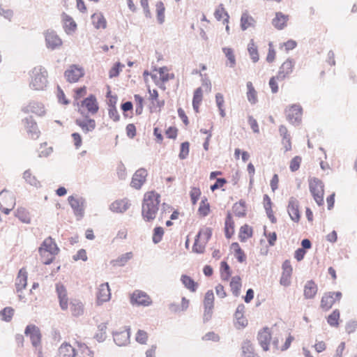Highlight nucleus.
Masks as SVG:
<instances>
[{
    "label": "nucleus",
    "instance_id": "obj_6",
    "mask_svg": "<svg viewBox=\"0 0 357 357\" xmlns=\"http://www.w3.org/2000/svg\"><path fill=\"white\" fill-rule=\"evenodd\" d=\"M150 75L156 85L165 84L175 77L174 73L166 66L154 69Z\"/></svg>",
    "mask_w": 357,
    "mask_h": 357
},
{
    "label": "nucleus",
    "instance_id": "obj_3",
    "mask_svg": "<svg viewBox=\"0 0 357 357\" xmlns=\"http://www.w3.org/2000/svg\"><path fill=\"white\" fill-rule=\"evenodd\" d=\"M38 252L43 264L48 265L53 262L55 256L59 252V248L52 237H47L39 247Z\"/></svg>",
    "mask_w": 357,
    "mask_h": 357
},
{
    "label": "nucleus",
    "instance_id": "obj_15",
    "mask_svg": "<svg viewBox=\"0 0 357 357\" xmlns=\"http://www.w3.org/2000/svg\"><path fill=\"white\" fill-rule=\"evenodd\" d=\"M130 302L132 305L149 306L151 304L152 300L145 292L135 290L130 296Z\"/></svg>",
    "mask_w": 357,
    "mask_h": 357
},
{
    "label": "nucleus",
    "instance_id": "obj_54",
    "mask_svg": "<svg viewBox=\"0 0 357 357\" xmlns=\"http://www.w3.org/2000/svg\"><path fill=\"white\" fill-rule=\"evenodd\" d=\"M210 213V204L206 198L202 199L200 202L199 208H198V214L202 217H205L208 215Z\"/></svg>",
    "mask_w": 357,
    "mask_h": 357
},
{
    "label": "nucleus",
    "instance_id": "obj_64",
    "mask_svg": "<svg viewBox=\"0 0 357 357\" xmlns=\"http://www.w3.org/2000/svg\"><path fill=\"white\" fill-rule=\"evenodd\" d=\"M190 196L191 199L192 204L193 205L196 204L198 199L201 196V190L199 188L193 187L191 188L190 192Z\"/></svg>",
    "mask_w": 357,
    "mask_h": 357
},
{
    "label": "nucleus",
    "instance_id": "obj_9",
    "mask_svg": "<svg viewBox=\"0 0 357 357\" xmlns=\"http://www.w3.org/2000/svg\"><path fill=\"white\" fill-rule=\"evenodd\" d=\"M15 206L14 195L7 191L2 190L0 192V210L5 214H8Z\"/></svg>",
    "mask_w": 357,
    "mask_h": 357
},
{
    "label": "nucleus",
    "instance_id": "obj_10",
    "mask_svg": "<svg viewBox=\"0 0 357 357\" xmlns=\"http://www.w3.org/2000/svg\"><path fill=\"white\" fill-rule=\"evenodd\" d=\"M287 120L292 124H298L301 121L303 109L299 105H292L285 109Z\"/></svg>",
    "mask_w": 357,
    "mask_h": 357
},
{
    "label": "nucleus",
    "instance_id": "obj_18",
    "mask_svg": "<svg viewBox=\"0 0 357 357\" xmlns=\"http://www.w3.org/2000/svg\"><path fill=\"white\" fill-rule=\"evenodd\" d=\"M287 212L290 218L295 222H298L301 219V212L299 210V202L298 201L291 197L290 198L288 206Z\"/></svg>",
    "mask_w": 357,
    "mask_h": 357
},
{
    "label": "nucleus",
    "instance_id": "obj_43",
    "mask_svg": "<svg viewBox=\"0 0 357 357\" xmlns=\"http://www.w3.org/2000/svg\"><path fill=\"white\" fill-rule=\"evenodd\" d=\"M63 29L67 33H71L76 30L77 24L71 17L63 15Z\"/></svg>",
    "mask_w": 357,
    "mask_h": 357
},
{
    "label": "nucleus",
    "instance_id": "obj_13",
    "mask_svg": "<svg viewBox=\"0 0 357 357\" xmlns=\"http://www.w3.org/2000/svg\"><path fill=\"white\" fill-rule=\"evenodd\" d=\"M257 338L262 349L264 351H268L272 339L271 328L266 326L259 330Z\"/></svg>",
    "mask_w": 357,
    "mask_h": 357
},
{
    "label": "nucleus",
    "instance_id": "obj_39",
    "mask_svg": "<svg viewBox=\"0 0 357 357\" xmlns=\"http://www.w3.org/2000/svg\"><path fill=\"white\" fill-rule=\"evenodd\" d=\"M70 310L73 316H80L84 313V305L77 299H72L70 302Z\"/></svg>",
    "mask_w": 357,
    "mask_h": 357
},
{
    "label": "nucleus",
    "instance_id": "obj_61",
    "mask_svg": "<svg viewBox=\"0 0 357 357\" xmlns=\"http://www.w3.org/2000/svg\"><path fill=\"white\" fill-rule=\"evenodd\" d=\"M164 229L161 227H156L153 230V241L154 243H158L162 241V236L164 235Z\"/></svg>",
    "mask_w": 357,
    "mask_h": 357
},
{
    "label": "nucleus",
    "instance_id": "obj_7",
    "mask_svg": "<svg viewBox=\"0 0 357 357\" xmlns=\"http://www.w3.org/2000/svg\"><path fill=\"white\" fill-rule=\"evenodd\" d=\"M47 75L40 68H34L31 72V86L35 90H43L46 86Z\"/></svg>",
    "mask_w": 357,
    "mask_h": 357
},
{
    "label": "nucleus",
    "instance_id": "obj_57",
    "mask_svg": "<svg viewBox=\"0 0 357 357\" xmlns=\"http://www.w3.org/2000/svg\"><path fill=\"white\" fill-rule=\"evenodd\" d=\"M155 6L158 20L160 24H162L165 21V5L162 1H158Z\"/></svg>",
    "mask_w": 357,
    "mask_h": 357
},
{
    "label": "nucleus",
    "instance_id": "obj_8",
    "mask_svg": "<svg viewBox=\"0 0 357 357\" xmlns=\"http://www.w3.org/2000/svg\"><path fill=\"white\" fill-rule=\"evenodd\" d=\"M340 291H328L324 294L320 302V307L324 311L329 310L333 305L341 300Z\"/></svg>",
    "mask_w": 357,
    "mask_h": 357
},
{
    "label": "nucleus",
    "instance_id": "obj_22",
    "mask_svg": "<svg viewBox=\"0 0 357 357\" xmlns=\"http://www.w3.org/2000/svg\"><path fill=\"white\" fill-rule=\"evenodd\" d=\"M214 16L218 21H221L223 24H225V29L227 33H229L230 28L229 26V15L226 11L222 4L218 6L214 13Z\"/></svg>",
    "mask_w": 357,
    "mask_h": 357
},
{
    "label": "nucleus",
    "instance_id": "obj_12",
    "mask_svg": "<svg viewBox=\"0 0 357 357\" xmlns=\"http://www.w3.org/2000/svg\"><path fill=\"white\" fill-rule=\"evenodd\" d=\"M295 60L292 58L287 59L280 66L278 72V77L280 81L289 77L295 67Z\"/></svg>",
    "mask_w": 357,
    "mask_h": 357
},
{
    "label": "nucleus",
    "instance_id": "obj_52",
    "mask_svg": "<svg viewBox=\"0 0 357 357\" xmlns=\"http://www.w3.org/2000/svg\"><path fill=\"white\" fill-rule=\"evenodd\" d=\"M222 52L228 60L229 66L234 68L236 66V57L234 50L231 47H223Z\"/></svg>",
    "mask_w": 357,
    "mask_h": 357
},
{
    "label": "nucleus",
    "instance_id": "obj_24",
    "mask_svg": "<svg viewBox=\"0 0 357 357\" xmlns=\"http://www.w3.org/2000/svg\"><path fill=\"white\" fill-rule=\"evenodd\" d=\"M289 20V16L288 15H285L282 12H277L272 20V24L275 29L282 30L287 26Z\"/></svg>",
    "mask_w": 357,
    "mask_h": 357
},
{
    "label": "nucleus",
    "instance_id": "obj_45",
    "mask_svg": "<svg viewBox=\"0 0 357 357\" xmlns=\"http://www.w3.org/2000/svg\"><path fill=\"white\" fill-rule=\"evenodd\" d=\"M231 291L235 296H238L240 294L241 289L242 287L241 278L238 275H236L231 278L229 284Z\"/></svg>",
    "mask_w": 357,
    "mask_h": 357
},
{
    "label": "nucleus",
    "instance_id": "obj_46",
    "mask_svg": "<svg viewBox=\"0 0 357 357\" xmlns=\"http://www.w3.org/2000/svg\"><path fill=\"white\" fill-rule=\"evenodd\" d=\"M148 92L149 93V100L153 105H156V107L161 109L165 105V100H159V93L156 89L151 90L149 86H148Z\"/></svg>",
    "mask_w": 357,
    "mask_h": 357
},
{
    "label": "nucleus",
    "instance_id": "obj_26",
    "mask_svg": "<svg viewBox=\"0 0 357 357\" xmlns=\"http://www.w3.org/2000/svg\"><path fill=\"white\" fill-rule=\"evenodd\" d=\"M25 128L29 137L32 139L39 138L40 132L38 128L36 122L31 119H26L24 121Z\"/></svg>",
    "mask_w": 357,
    "mask_h": 357
},
{
    "label": "nucleus",
    "instance_id": "obj_63",
    "mask_svg": "<svg viewBox=\"0 0 357 357\" xmlns=\"http://www.w3.org/2000/svg\"><path fill=\"white\" fill-rule=\"evenodd\" d=\"M189 151H190L189 142H183L181 144L180 153L178 155L180 159L183 160V159L186 158L189 154Z\"/></svg>",
    "mask_w": 357,
    "mask_h": 357
},
{
    "label": "nucleus",
    "instance_id": "obj_56",
    "mask_svg": "<svg viewBox=\"0 0 357 357\" xmlns=\"http://www.w3.org/2000/svg\"><path fill=\"white\" fill-rule=\"evenodd\" d=\"M190 305V301L187 299L185 297H183L181 299V303L180 306L176 305L174 304H172L170 305V308L174 312H180L186 310Z\"/></svg>",
    "mask_w": 357,
    "mask_h": 357
},
{
    "label": "nucleus",
    "instance_id": "obj_34",
    "mask_svg": "<svg viewBox=\"0 0 357 357\" xmlns=\"http://www.w3.org/2000/svg\"><path fill=\"white\" fill-rule=\"evenodd\" d=\"M68 202L76 215H82L84 211V202L81 198L70 196Z\"/></svg>",
    "mask_w": 357,
    "mask_h": 357
},
{
    "label": "nucleus",
    "instance_id": "obj_51",
    "mask_svg": "<svg viewBox=\"0 0 357 357\" xmlns=\"http://www.w3.org/2000/svg\"><path fill=\"white\" fill-rule=\"evenodd\" d=\"M220 277L222 280L228 281L231 275L229 264L226 261H222L220 267Z\"/></svg>",
    "mask_w": 357,
    "mask_h": 357
},
{
    "label": "nucleus",
    "instance_id": "obj_14",
    "mask_svg": "<svg viewBox=\"0 0 357 357\" xmlns=\"http://www.w3.org/2000/svg\"><path fill=\"white\" fill-rule=\"evenodd\" d=\"M214 294L212 290H208L204 296V319L205 321H208L213 314V309L214 307Z\"/></svg>",
    "mask_w": 357,
    "mask_h": 357
},
{
    "label": "nucleus",
    "instance_id": "obj_59",
    "mask_svg": "<svg viewBox=\"0 0 357 357\" xmlns=\"http://www.w3.org/2000/svg\"><path fill=\"white\" fill-rule=\"evenodd\" d=\"M302 162V158L299 155L294 157L289 162V169L292 172L299 169Z\"/></svg>",
    "mask_w": 357,
    "mask_h": 357
},
{
    "label": "nucleus",
    "instance_id": "obj_1",
    "mask_svg": "<svg viewBox=\"0 0 357 357\" xmlns=\"http://www.w3.org/2000/svg\"><path fill=\"white\" fill-rule=\"evenodd\" d=\"M160 203V195L154 190L146 192L143 198L142 215L145 221L153 220L158 213Z\"/></svg>",
    "mask_w": 357,
    "mask_h": 357
},
{
    "label": "nucleus",
    "instance_id": "obj_40",
    "mask_svg": "<svg viewBox=\"0 0 357 357\" xmlns=\"http://www.w3.org/2000/svg\"><path fill=\"white\" fill-rule=\"evenodd\" d=\"M130 332L129 330L121 332L115 333L114 335V340L119 346H123L129 342Z\"/></svg>",
    "mask_w": 357,
    "mask_h": 357
},
{
    "label": "nucleus",
    "instance_id": "obj_50",
    "mask_svg": "<svg viewBox=\"0 0 357 357\" xmlns=\"http://www.w3.org/2000/svg\"><path fill=\"white\" fill-rule=\"evenodd\" d=\"M132 257V252H127L112 260L111 264L113 266H123Z\"/></svg>",
    "mask_w": 357,
    "mask_h": 357
},
{
    "label": "nucleus",
    "instance_id": "obj_4",
    "mask_svg": "<svg viewBox=\"0 0 357 357\" xmlns=\"http://www.w3.org/2000/svg\"><path fill=\"white\" fill-rule=\"evenodd\" d=\"M212 236V229L208 227H202L196 236L195 243L192 246L193 252L203 253L206 245Z\"/></svg>",
    "mask_w": 357,
    "mask_h": 357
},
{
    "label": "nucleus",
    "instance_id": "obj_38",
    "mask_svg": "<svg viewBox=\"0 0 357 357\" xmlns=\"http://www.w3.org/2000/svg\"><path fill=\"white\" fill-rule=\"evenodd\" d=\"M234 234V222L230 213H228L225 222V234L227 238H231Z\"/></svg>",
    "mask_w": 357,
    "mask_h": 357
},
{
    "label": "nucleus",
    "instance_id": "obj_37",
    "mask_svg": "<svg viewBox=\"0 0 357 357\" xmlns=\"http://www.w3.org/2000/svg\"><path fill=\"white\" fill-rule=\"evenodd\" d=\"M130 204L127 199L116 200L112 203L110 209L115 213H123L129 207Z\"/></svg>",
    "mask_w": 357,
    "mask_h": 357
},
{
    "label": "nucleus",
    "instance_id": "obj_2",
    "mask_svg": "<svg viewBox=\"0 0 357 357\" xmlns=\"http://www.w3.org/2000/svg\"><path fill=\"white\" fill-rule=\"evenodd\" d=\"M59 357H93L94 352L84 342L75 341L74 347L64 342L58 350Z\"/></svg>",
    "mask_w": 357,
    "mask_h": 357
},
{
    "label": "nucleus",
    "instance_id": "obj_60",
    "mask_svg": "<svg viewBox=\"0 0 357 357\" xmlns=\"http://www.w3.org/2000/svg\"><path fill=\"white\" fill-rule=\"evenodd\" d=\"M135 102L136 105L135 112L139 115L142 113L144 107V98L138 94L134 96Z\"/></svg>",
    "mask_w": 357,
    "mask_h": 357
},
{
    "label": "nucleus",
    "instance_id": "obj_31",
    "mask_svg": "<svg viewBox=\"0 0 357 357\" xmlns=\"http://www.w3.org/2000/svg\"><path fill=\"white\" fill-rule=\"evenodd\" d=\"M27 285V271L26 268H21L17 274V276L15 279V287L17 289V291H21Z\"/></svg>",
    "mask_w": 357,
    "mask_h": 357
},
{
    "label": "nucleus",
    "instance_id": "obj_33",
    "mask_svg": "<svg viewBox=\"0 0 357 357\" xmlns=\"http://www.w3.org/2000/svg\"><path fill=\"white\" fill-rule=\"evenodd\" d=\"M230 252L239 263H243L246 261V255L238 243L235 242L231 244Z\"/></svg>",
    "mask_w": 357,
    "mask_h": 357
},
{
    "label": "nucleus",
    "instance_id": "obj_53",
    "mask_svg": "<svg viewBox=\"0 0 357 357\" xmlns=\"http://www.w3.org/2000/svg\"><path fill=\"white\" fill-rule=\"evenodd\" d=\"M14 315V309L11 307H6L0 311V319L8 322L11 321Z\"/></svg>",
    "mask_w": 357,
    "mask_h": 357
},
{
    "label": "nucleus",
    "instance_id": "obj_32",
    "mask_svg": "<svg viewBox=\"0 0 357 357\" xmlns=\"http://www.w3.org/2000/svg\"><path fill=\"white\" fill-rule=\"evenodd\" d=\"M318 291V287L317 284L313 280L307 281L303 289V294L306 299L313 298Z\"/></svg>",
    "mask_w": 357,
    "mask_h": 357
},
{
    "label": "nucleus",
    "instance_id": "obj_30",
    "mask_svg": "<svg viewBox=\"0 0 357 357\" xmlns=\"http://www.w3.org/2000/svg\"><path fill=\"white\" fill-rule=\"evenodd\" d=\"M45 41L47 47L52 50L56 49L62 45L61 38L52 31L46 33Z\"/></svg>",
    "mask_w": 357,
    "mask_h": 357
},
{
    "label": "nucleus",
    "instance_id": "obj_44",
    "mask_svg": "<svg viewBox=\"0 0 357 357\" xmlns=\"http://www.w3.org/2000/svg\"><path fill=\"white\" fill-rule=\"evenodd\" d=\"M253 234V229L248 225H244L241 227L238 232V238L241 242L246 241L251 238Z\"/></svg>",
    "mask_w": 357,
    "mask_h": 357
},
{
    "label": "nucleus",
    "instance_id": "obj_41",
    "mask_svg": "<svg viewBox=\"0 0 357 357\" xmlns=\"http://www.w3.org/2000/svg\"><path fill=\"white\" fill-rule=\"evenodd\" d=\"M203 90L201 87L195 89L192 99V107L196 113L199 112V107L203 100Z\"/></svg>",
    "mask_w": 357,
    "mask_h": 357
},
{
    "label": "nucleus",
    "instance_id": "obj_16",
    "mask_svg": "<svg viewBox=\"0 0 357 357\" xmlns=\"http://www.w3.org/2000/svg\"><path fill=\"white\" fill-rule=\"evenodd\" d=\"M282 275L280 280V284L287 287L291 284L293 268L289 260H285L282 266Z\"/></svg>",
    "mask_w": 357,
    "mask_h": 357
},
{
    "label": "nucleus",
    "instance_id": "obj_21",
    "mask_svg": "<svg viewBox=\"0 0 357 357\" xmlns=\"http://www.w3.org/2000/svg\"><path fill=\"white\" fill-rule=\"evenodd\" d=\"M81 107L85 108L89 113L95 114L99 109L97 99L94 95H90L81 102Z\"/></svg>",
    "mask_w": 357,
    "mask_h": 357
},
{
    "label": "nucleus",
    "instance_id": "obj_19",
    "mask_svg": "<svg viewBox=\"0 0 357 357\" xmlns=\"http://www.w3.org/2000/svg\"><path fill=\"white\" fill-rule=\"evenodd\" d=\"M147 175V171L144 168L137 170L132 178L131 186L137 190L140 189L145 183Z\"/></svg>",
    "mask_w": 357,
    "mask_h": 357
},
{
    "label": "nucleus",
    "instance_id": "obj_35",
    "mask_svg": "<svg viewBox=\"0 0 357 357\" xmlns=\"http://www.w3.org/2000/svg\"><path fill=\"white\" fill-rule=\"evenodd\" d=\"M241 357H259L255 352V347L251 341L246 340L243 341L241 346Z\"/></svg>",
    "mask_w": 357,
    "mask_h": 357
},
{
    "label": "nucleus",
    "instance_id": "obj_49",
    "mask_svg": "<svg viewBox=\"0 0 357 357\" xmlns=\"http://www.w3.org/2000/svg\"><path fill=\"white\" fill-rule=\"evenodd\" d=\"M340 318V312L339 310L335 309L328 316L327 322L331 326L337 328L339 326Z\"/></svg>",
    "mask_w": 357,
    "mask_h": 357
},
{
    "label": "nucleus",
    "instance_id": "obj_5",
    "mask_svg": "<svg viewBox=\"0 0 357 357\" xmlns=\"http://www.w3.org/2000/svg\"><path fill=\"white\" fill-rule=\"evenodd\" d=\"M309 188L314 199L319 206L324 204V189L321 181L312 178L309 181Z\"/></svg>",
    "mask_w": 357,
    "mask_h": 357
},
{
    "label": "nucleus",
    "instance_id": "obj_29",
    "mask_svg": "<svg viewBox=\"0 0 357 357\" xmlns=\"http://www.w3.org/2000/svg\"><path fill=\"white\" fill-rule=\"evenodd\" d=\"M75 123L85 132L92 131L96 128L95 120L89 116H86L84 119H77Z\"/></svg>",
    "mask_w": 357,
    "mask_h": 357
},
{
    "label": "nucleus",
    "instance_id": "obj_23",
    "mask_svg": "<svg viewBox=\"0 0 357 357\" xmlns=\"http://www.w3.org/2000/svg\"><path fill=\"white\" fill-rule=\"evenodd\" d=\"M56 289L59 301V305L63 310H66L68 308V298L66 289L63 284H57Z\"/></svg>",
    "mask_w": 357,
    "mask_h": 357
},
{
    "label": "nucleus",
    "instance_id": "obj_27",
    "mask_svg": "<svg viewBox=\"0 0 357 357\" xmlns=\"http://www.w3.org/2000/svg\"><path fill=\"white\" fill-rule=\"evenodd\" d=\"M256 23V20L248 11L246 10L242 13L241 17V27L242 30L255 28Z\"/></svg>",
    "mask_w": 357,
    "mask_h": 357
},
{
    "label": "nucleus",
    "instance_id": "obj_47",
    "mask_svg": "<svg viewBox=\"0 0 357 357\" xmlns=\"http://www.w3.org/2000/svg\"><path fill=\"white\" fill-rule=\"evenodd\" d=\"M247 98L248 101L251 104H255L257 102V92L255 90L252 83L251 82H247Z\"/></svg>",
    "mask_w": 357,
    "mask_h": 357
},
{
    "label": "nucleus",
    "instance_id": "obj_48",
    "mask_svg": "<svg viewBox=\"0 0 357 357\" xmlns=\"http://www.w3.org/2000/svg\"><path fill=\"white\" fill-rule=\"evenodd\" d=\"M248 51L252 61L254 63L257 62L259 59V55L258 53L257 47L253 40H250V43H248Z\"/></svg>",
    "mask_w": 357,
    "mask_h": 357
},
{
    "label": "nucleus",
    "instance_id": "obj_55",
    "mask_svg": "<svg viewBox=\"0 0 357 357\" xmlns=\"http://www.w3.org/2000/svg\"><path fill=\"white\" fill-rule=\"evenodd\" d=\"M23 178L31 185L37 186L39 184V181L37 180L36 176L32 174L30 169L26 170L23 174Z\"/></svg>",
    "mask_w": 357,
    "mask_h": 357
},
{
    "label": "nucleus",
    "instance_id": "obj_17",
    "mask_svg": "<svg viewBox=\"0 0 357 357\" xmlns=\"http://www.w3.org/2000/svg\"><path fill=\"white\" fill-rule=\"evenodd\" d=\"M24 333L30 337L32 344L37 347L40 346L41 342V333L40 329L35 325H28L25 329Z\"/></svg>",
    "mask_w": 357,
    "mask_h": 357
},
{
    "label": "nucleus",
    "instance_id": "obj_58",
    "mask_svg": "<svg viewBox=\"0 0 357 357\" xmlns=\"http://www.w3.org/2000/svg\"><path fill=\"white\" fill-rule=\"evenodd\" d=\"M215 102H216L217 106L220 110V114L221 116L224 117L225 116V109H224L225 100H224L223 95L221 93H217L215 95Z\"/></svg>",
    "mask_w": 357,
    "mask_h": 357
},
{
    "label": "nucleus",
    "instance_id": "obj_62",
    "mask_svg": "<svg viewBox=\"0 0 357 357\" xmlns=\"http://www.w3.org/2000/svg\"><path fill=\"white\" fill-rule=\"evenodd\" d=\"M276 59V51L274 49L273 43H268V51L266 58V61L268 63H272Z\"/></svg>",
    "mask_w": 357,
    "mask_h": 357
},
{
    "label": "nucleus",
    "instance_id": "obj_36",
    "mask_svg": "<svg viewBox=\"0 0 357 357\" xmlns=\"http://www.w3.org/2000/svg\"><path fill=\"white\" fill-rule=\"evenodd\" d=\"M15 215L23 223L29 224L31 222V214L25 207L19 206L15 213Z\"/></svg>",
    "mask_w": 357,
    "mask_h": 357
},
{
    "label": "nucleus",
    "instance_id": "obj_28",
    "mask_svg": "<svg viewBox=\"0 0 357 357\" xmlns=\"http://www.w3.org/2000/svg\"><path fill=\"white\" fill-rule=\"evenodd\" d=\"M91 23L96 29H105L107 27V20L101 12L94 13L91 17Z\"/></svg>",
    "mask_w": 357,
    "mask_h": 357
},
{
    "label": "nucleus",
    "instance_id": "obj_42",
    "mask_svg": "<svg viewBox=\"0 0 357 357\" xmlns=\"http://www.w3.org/2000/svg\"><path fill=\"white\" fill-rule=\"evenodd\" d=\"M181 281L186 289L191 292H195L198 288L199 284L196 282L191 277L187 275H182Z\"/></svg>",
    "mask_w": 357,
    "mask_h": 357
},
{
    "label": "nucleus",
    "instance_id": "obj_20",
    "mask_svg": "<svg viewBox=\"0 0 357 357\" xmlns=\"http://www.w3.org/2000/svg\"><path fill=\"white\" fill-rule=\"evenodd\" d=\"M96 298L97 303L99 305L109 301L111 298V290L107 282L100 284L97 290Z\"/></svg>",
    "mask_w": 357,
    "mask_h": 357
},
{
    "label": "nucleus",
    "instance_id": "obj_25",
    "mask_svg": "<svg viewBox=\"0 0 357 357\" xmlns=\"http://www.w3.org/2000/svg\"><path fill=\"white\" fill-rule=\"evenodd\" d=\"M23 111L25 113H31L38 116H43L45 114L44 105L37 102H30L23 109Z\"/></svg>",
    "mask_w": 357,
    "mask_h": 357
},
{
    "label": "nucleus",
    "instance_id": "obj_11",
    "mask_svg": "<svg viewBox=\"0 0 357 357\" xmlns=\"http://www.w3.org/2000/svg\"><path fill=\"white\" fill-rule=\"evenodd\" d=\"M64 75L68 82L75 83L84 75V70L80 66L70 65L65 71Z\"/></svg>",
    "mask_w": 357,
    "mask_h": 357
}]
</instances>
